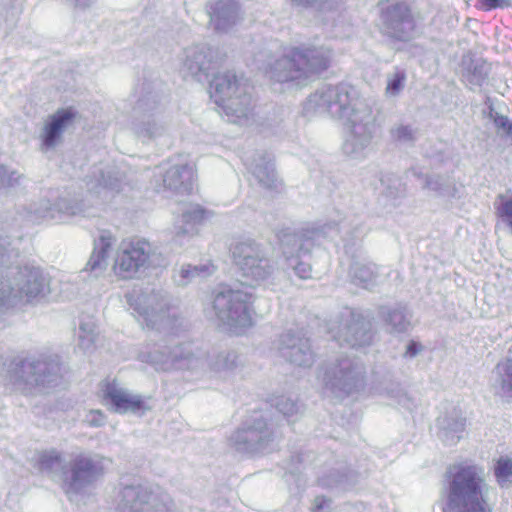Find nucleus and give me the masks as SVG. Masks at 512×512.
Returning a JSON list of instances; mask_svg holds the SVG:
<instances>
[{
    "label": "nucleus",
    "instance_id": "f257e3e1",
    "mask_svg": "<svg viewBox=\"0 0 512 512\" xmlns=\"http://www.w3.org/2000/svg\"><path fill=\"white\" fill-rule=\"evenodd\" d=\"M304 111L307 115H328L343 120L350 128L344 151L353 157L360 156L369 147L378 131L371 106L360 99L357 89L348 83L321 86L309 96Z\"/></svg>",
    "mask_w": 512,
    "mask_h": 512
},
{
    "label": "nucleus",
    "instance_id": "f03ea898",
    "mask_svg": "<svg viewBox=\"0 0 512 512\" xmlns=\"http://www.w3.org/2000/svg\"><path fill=\"white\" fill-rule=\"evenodd\" d=\"M18 252L10 243L0 240V309L12 304V297L27 302L40 301L50 293L49 279L35 265L18 264Z\"/></svg>",
    "mask_w": 512,
    "mask_h": 512
},
{
    "label": "nucleus",
    "instance_id": "7ed1b4c3",
    "mask_svg": "<svg viewBox=\"0 0 512 512\" xmlns=\"http://www.w3.org/2000/svg\"><path fill=\"white\" fill-rule=\"evenodd\" d=\"M66 374L61 357L55 353L16 356L6 366V379L24 396L49 393L62 384Z\"/></svg>",
    "mask_w": 512,
    "mask_h": 512
},
{
    "label": "nucleus",
    "instance_id": "20e7f679",
    "mask_svg": "<svg viewBox=\"0 0 512 512\" xmlns=\"http://www.w3.org/2000/svg\"><path fill=\"white\" fill-rule=\"evenodd\" d=\"M38 466L42 473L58 477L69 498L83 494L105 474L104 458L98 454L80 453L64 462L60 452L50 450L40 454Z\"/></svg>",
    "mask_w": 512,
    "mask_h": 512
},
{
    "label": "nucleus",
    "instance_id": "39448f33",
    "mask_svg": "<svg viewBox=\"0 0 512 512\" xmlns=\"http://www.w3.org/2000/svg\"><path fill=\"white\" fill-rule=\"evenodd\" d=\"M281 419L272 409L254 411L231 434V447L242 454L264 455L278 449L283 439Z\"/></svg>",
    "mask_w": 512,
    "mask_h": 512
},
{
    "label": "nucleus",
    "instance_id": "423d86ee",
    "mask_svg": "<svg viewBox=\"0 0 512 512\" xmlns=\"http://www.w3.org/2000/svg\"><path fill=\"white\" fill-rule=\"evenodd\" d=\"M443 512H486L483 471L475 465H457L446 473Z\"/></svg>",
    "mask_w": 512,
    "mask_h": 512
},
{
    "label": "nucleus",
    "instance_id": "0eeeda50",
    "mask_svg": "<svg viewBox=\"0 0 512 512\" xmlns=\"http://www.w3.org/2000/svg\"><path fill=\"white\" fill-rule=\"evenodd\" d=\"M209 78L211 97L228 116L247 118L253 109L252 97L248 91L249 86L243 77H238L235 72L226 71L212 73Z\"/></svg>",
    "mask_w": 512,
    "mask_h": 512
},
{
    "label": "nucleus",
    "instance_id": "6e6552de",
    "mask_svg": "<svg viewBox=\"0 0 512 512\" xmlns=\"http://www.w3.org/2000/svg\"><path fill=\"white\" fill-rule=\"evenodd\" d=\"M117 510L118 512H175L168 494L137 479L120 482Z\"/></svg>",
    "mask_w": 512,
    "mask_h": 512
},
{
    "label": "nucleus",
    "instance_id": "1a4fd4ad",
    "mask_svg": "<svg viewBox=\"0 0 512 512\" xmlns=\"http://www.w3.org/2000/svg\"><path fill=\"white\" fill-rule=\"evenodd\" d=\"M322 369V387L335 397H347L364 387L365 367L356 358L338 356L325 363Z\"/></svg>",
    "mask_w": 512,
    "mask_h": 512
},
{
    "label": "nucleus",
    "instance_id": "9d476101",
    "mask_svg": "<svg viewBox=\"0 0 512 512\" xmlns=\"http://www.w3.org/2000/svg\"><path fill=\"white\" fill-rule=\"evenodd\" d=\"M232 255L243 285L254 287L269 279L276 270V264L269 257L267 248L255 240L237 243L232 249Z\"/></svg>",
    "mask_w": 512,
    "mask_h": 512
},
{
    "label": "nucleus",
    "instance_id": "9b49d317",
    "mask_svg": "<svg viewBox=\"0 0 512 512\" xmlns=\"http://www.w3.org/2000/svg\"><path fill=\"white\" fill-rule=\"evenodd\" d=\"M381 31L393 43H406L421 33V17L407 1H393L381 9Z\"/></svg>",
    "mask_w": 512,
    "mask_h": 512
},
{
    "label": "nucleus",
    "instance_id": "f8f14e48",
    "mask_svg": "<svg viewBox=\"0 0 512 512\" xmlns=\"http://www.w3.org/2000/svg\"><path fill=\"white\" fill-rule=\"evenodd\" d=\"M141 359L152 365L157 371H197L206 365L204 352L195 349L190 343L174 347L158 346L152 351L141 354Z\"/></svg>",
    "mask_w": 512,
    "mask_h": 512
},
{
    "label": "nucleus",
    "instance_id": "ddd939ff",
    "mask_svg": "<svg viewBox=\"0 0 512 512\" xmlns=\"http://www.w3.org/2000/svg\"><path fill=\"white\" fill-rule=\"evenodd\" d=\"M335 223L307 224L300 229L284 228L279 231L278 239L283 248L284 258L294 252L308 254L313 247L322 244L332 230H336Z\"/></svg>",
    "mask_w": 512,
    "mask_h": 512
},
{
    "label": "nucleus",
    "instance_id": "4468645a",
    "mask_svg": "<svg viewBox=\"0 0 512 512\" xmlns=\"http://www.w3.org/2000/svg\"><path fill=\"white\" fill-rule=\"evenodd\" d=\"M220 51L208 45H194L184 49L180 72L184 79L200 83L209 81L220 61Z\"/></svg>",
    "mask_w": 512,
    "mask_h": 512
},
{
    "label": "nucleus",
    "instance_id": "2eb2a0df",
    "mask_svg": "<svg viewBox=\"0 0 512 512\" xmlns=\"http://www.w3.org/2000/svg\"><path fill=\"white\" fill-rule=\"evenodd\" d=\"M255 62L259 69H264L269 77L279 83L297 82L300 85L304 82V70L299 61L297 50L291 48L283 56L271 62V55L260 51L255 55Z\"/></svg>",
    "mask_w": 512,
    "mask_h": 512
},
{
    "label": "nucleus",
    "instance_id": "dca6fc26",
    "mask_svg": "<svg viewBox=\"0 0 512 512\" xmlns=\"http://www.w3.org/2000/svg\"><path fill=\"white\" fill-rule=\"evenodd\" d=\"M151 245L146 240L123 243L114 262V270L123 279L134 278L151 265Z\"/></svg>",
    "mask_w": 512,
    "mask_h": 512
},
{
    "label": "nucleus",
    "instance_id": "f3484780",
    "mask_svg": "<svg viewBox=\"0 0 512 512\" xmlns=\"http://www.w3.org/2000/svg\"><path fill=\"white\" fill-rule=\"evenodd\" d=\"M275 347L281 357L298 367L309 368L316 360L310 338L303 330L290 329L283 332L275 342Z\"/></svg>",
    "mask_w": 512,
    "mask_h": 512
},
{
    "label": "nucleus",
    "instance_id": "a211bd4d",
    "mask_svg": "<svg viewBox=\"0 0 512 512\" xmlns=\"http://www.w3.org/2000/svg\"><path fill=\"white\" fill-rule=\"evenodd\" d=\"M216 320H252L249 311L248 293L224 285L213 300Z\"/></svg>",
    "mask_w": 512,
    "mask_h": 512
},
{
    "label": "nucleus",
    "instance_id": "6ab92c4d",
    "mask_svg": "<svg viewBox=\"0 0 512 512\" xmlns=\"http://www.w3.org/2000/svg\"><path fill=\"white\" fill-rule=\"evenodd\" d=\"M78 117L79 112L73 106L59 108L49 115L40 133L41 151L47 152L59 146L63 142L64 132Z\"/></svg>",
    "mask_w": 512,
    "mask_h": 512
},
{
    "label": "nucleus",
    "instance_id": "aec40b11",
    "mask_svg": "<svg viewBox=\"0 0 512 512\" xmlns=\"http://www.w3.org/2000/svg\"><path fill=\"white\" fill-rule=\"evenodd\" d=\"M82 201L71 200L61 197L54 203L49 200H41L38 203L31 204L27 211V217L32 222L56 221L61 222L67 216H73L83 211Z\"/></svg>",
    "mask_w": 512,
    "mask_h": 512
},
{
    "label": "nucleus",
    "instance_id": "412c9836",
    "mask_svg": "<svg viewBox=\"0 0 512 512\" xmlns=\"http://www.w3.org/2000/svg\"><path fill=\"white\" fill-rule=\"evenodd\" d=\"M328 332L340 346L352 348L370 345L373 338L371 322H327Z\"/></svg>",
    "mask_w": 512,
    "mask_h": 512
},
{
    "label": "nucleus",
    "instance_id": "4be33fe9",
    "mask_svg": "<svg viewBox=\"0 0 512 512\" xmlns=\"http://www.w3.org/2000/svg\"><path fill=\"white\" fill-rule=\"evenodd\" d=\"M210 23L218 32H227L243 20V11L237 0H211L207 4Z\"/></svg>",
    "mask_w": 512,
    "mask_h": 512
},
{
    "label": "nucleus",
    "instance_id": "5701e85b",
    "mask_svg": "<svg viewBox=\"0 0 512 512\" xmlns=\"http://www.w3.org/2000/svg\"><path fill=\"white\" fill-rule=\"evenodd\" d=\"M103 397L112 411L117 413H140L148 409L141 395L132 394L115 382H108L103 389Z\"/></svg>",
    "mask_w": 512,
    "mask_h": 512
},
{
    "label": "nucleus",
    "instance_id": "b1692460",
    "mask_svg": "<svg viewBox=\"0 0 512 512\" xmlns=\"http://www.w3.org/2000/svg\"><path fill=\"white\" fill-rule=\"evenodd\" d=\"M155 114H163L161 97L158 92L150 89L149 84H144L142 94L133 108L132 129L148 135L146 127L149 123L146 119Z\"/></svg>",
    "mask_w": 512,
    "mask_h": 512
},
{
    "label": "nucleus",
    "instance_id": "393cba45",
    "mask_svg": "<svg viewBox=\"0 0 512 512\" xmlns=\"http://www.w3.org/2000/svg\"><path fill=\"white\" fill-rule=\"evenodd\" d=\"M489 388L491 393L502 401L512 400V345L507 355L493 368L489 378Z\"/></svg>",
    "mask_w": 512,
    "mask_h": 512
},
{
    "label": "nucleus",
    "instance_id": "a878e982",
    "mask_svg": "<svg viewBox=\"0 0 512 512\" xmlns=\"http://www.w3.org/2000/svg\"><path fill=\"white\" fill-rule=\"evenodd\" d=\"M304 70V81L312 74L327 70L332 59V51L324 46L295 47Z\"/></svg>",
    "mask_w": 512,
    "mask_h": 512
},
{
    "label": "nucleus",
    "instance_id": "bb28decb",
    "mask_svg": "<svg viewBox=\"0 0 512 512\" xmlns=\"http://www.w3.org/2000/svg\"><path fill=\"white\" fill-rule=\"evenodd\" d=\"M361 476V472L351 469L347 464L337 463L318 477V483L327 489L348 490L359 482Z\"/></svg>",
    "mask_w": 512,
    "mask_h": 512
},
{
    "label": "nucleus",
    "instance_id": "cd10ccee",
    "mask_svg": "<svg viewBox=\"0 0 512 512\" xmlns=\"http://www.w3.org/2000/svg\"><path fill=\"white\" fill-rule=\"evenodd\" d=\"M466 419L459 409L453 408L437 418L438 437L448 446L458 443L465 430Z\"/></svg>",
    "mask_w": 512,
    "mask_h": 512
},
{
    "label": "nucleus",
    "instance_id": "c85d7f7f",
    "mask_svg": "<svg viewBox=\"0 0 512 512\" xmlns=\"http://www.w3.org/2000/svg\"><path fill=\"white\" fill-rule=\"evenodd\" d=\"M249 169L257 183L265 189H275L280 183L273 157L267 152L255 153Z\"/></svg>",
    "mask_w": 512,
    "mask_h": 512
},
{
    "label": "nucleus",
    "instance_id": "c756f323",
    "mask_svg": "<svg viewBox=\"0 0 512 512\" xmlns=\"http://www.w3.org/2000/svg\"><path fill=\"white\" fill-rule=\"evenodd\" d=\"M195 171L189 164H175L163 175V185L176 193L188 194L193 190Z\"/></svg>",
    "mask_w": 512,
    "mask_h": 512
},
{
    "label": "nucleus",
    "instance_id": "7c9ffc66",
    "mask_svg": "<svg viewBox=\"0 0 512 512\" xmlns=\"http://www.w3.org/2000/svg\"><path fill=\"white\" fill-rule=\"evenodd\" d=\"M112 245V236L109 232H102L98 239L94 240L93 252L83 271L90 272L92 277L98 278L108 266V252Z\"/></svg>",
    "mask_w": 512,
    "mask_h": 512
},
{
    "label": "nucleus",
    "instance_id": "2f4dec72",
    "mask_svg": "<svg viewBox=\"0 0 512 512\" xmlns=\"http://www.w3.org/2000/svg\"><path fill=\"white\" fill-rule=\"evenodd\" d=\"M206 210L196 205L184 211L181 219L174 225V241L179 245L184 243L186 238H190L198 233L197 224L205 216Z\"/></svg>",
    "mask_w": 512,
    "mask_h": 512
},
{
    "label": "nucleus",
    "instance_id": "473e14b6",
    "mask_svg": "<svg viewBox=\"0 0 512 512\" xmlns=\"http://www.w3.org/2000/svg\"><path fill=\"white\" fill-rule=\"evenodd\" d=\"M490 71L491 65L483 58L464 57L462 60V76L471 85L482 86Z\"/></svg>",
    "mask_w": 512,
    "mask_h": 512
},
{
    "label": "nucleus",
    "instance_id": "72a5a7b5",
    "mask_svg": "<svg viewBox=\"0 0 512 512\" xmlns=\"http://www.w3.org/2000/svg\"><path fill=\"white\" fill-rule=\"evenodd\" d=\"M349 275L354 284L369 289L375 285L378 271L376 265L373 263L353 260L350 264Z\"/></svg>",
    "mask_w": 512,
    "mask_h": 512
},
{
    "label": "nucleus",
    "instance_id": "f704fd0d",
    "mask_svg": "<svg viewBox=\"0 0 512 512\" xmlns=\"http://www.w3.org/2000/svg\"><path fill=\"white\" fill-rule=\"evenodd\" d=\"M97 186L119 192L125 182V174L115 165H107L93 171Z\"/></svg>",
    "mask_w": 512,
    "mask_h": 512
},
{
    "label": "nucleus",
    "instance_id": "c9c22d12",
    "mask_svg": "<svg viewBox=\"0 0 512 512\" xmlns=\"http://www.w3.org/2000/svg\"><path fill=\"white\" fill-rule=\"evenodd\" d=\"M422 188L435 192L439 197L455 198L458 195L455 184L449 178L437 174L426 175Z\"/></svg>",
    "mask_w": 512,
    "mask_h": 512
},
{
    "label": "nucleus",
    "instance_id": "e433bc0d",
    "mask_svg": "<svg viewBox=\"0 0 512 512\" xmlns=\"http://www.w3.org/2000/svg\"><path fill=\"white\" fill-rule=\"evenodd\" d=\"M212 272V267L207 264L182 265L179 271L174 275V282L178 286H186L197 278L203 279L208 277Z\"/></svg>",
    "mask_w": 512,
    "mask_h": 512
},
{
    "label": "nucleus",
    "instance_id": "4c0bfd02",
    "mask_svg": "<svg viewBox=\"0 0 512 512\" xmlns=\"http://www.w3.org/2000/svg\"><path fill=\"white\" fill-rule=\"evenodd\" d=\"M146 122L149 123L146 127L148 135L140 133L137 129H132L135 135L142 141L156 139L163 136L167 131L168 125L163 114L148 116Z\"/></svg>",
    "mask_w": 512,
    "mask_h": 512
},
{
    "label": "nucleus",
    "instance_id": "58836bf2",
    "mask_svg": "<svg viewBox=\"0 0 512 512\" xmlns=\"http://www.w3.org/2000/svg\"><path fill=\"white\" fill-rule=\"evenodd\" d=\"M378 314L382 320H408L413 317L409 306L402 302L381 305L379 306Z\"/></svg>",
    "mask_w": 512,
    "mask_h": 512
},
{
    "label": "nucleus",
    "instance_id": "ea45409f",
    "mask_svg": "<svg viewBox=\"0 0 512 512\" xmlns=\"http://www.w3.org/2000/svg\"><path fill=\"white\" fill-rule=\"evenodd\" d=\"M281 267L288 275H290V271H292L298 278L303 280L312 277L311 265L301 260L299 254L286 257Z\"/></svg>",
    "mask_w": 512,
    "mask_h": 512
},
{
    "label": "nucleus",
    "instance_id": "a19ab883",
    "mask_svg": "<svg viewBox=\"0 0 512 512\" xmlns=\"http://www.w3.org/2000/svg\"><path fill=\"white\" fill-rule=\"evenodd\" d=\"M76 335L78 346L83 351L86 352L92 350L98 337L95 322H80Z\"/></svg>",
    "mask_w": 512,
    "mask_h": 512
},
{
    "label": "nucleus",
    "instance_id": "79ce46f5",
    "mask_svg": "<svg viewBox=\"0 0 512 512\" xmlns=\"http://www.w3.org/2000/svg\"><path fill=\"white\" fill-rule=\"evenodd\" d=\"M271 408H274L283 418L289 419L294 415H297L300 411V406L296 399L290 396H277L271 400Z\"/></svg>",
    "mask_w": 512,
    "mask_h": 512
},
{
    "label": "nucleus",
    "instance_id": "37998d69",
    "mask_svg": "<svg viewBox=\"0 0 512 512\" xmlns=\"http://www.w3.org/2000/svg\"><path fill=\"white\" fill-rule=\"evenodd\" d=\"M253 326L254 322H217V330L229 337L248 335Z\"/></svg>",
    "mask_w": 512,
    "mask_h": 512
},
{
    "label": "nucleus",
    "instance_id": "c03bdc74",
    "mask_svg": "<svg viewBox=\"0 0 512 512\" xmlns=\"http://www.w3.org/2000/svg\"><path fill=\"white\" fill-rule=\"evenodd\" d=\"M406 82V72L403 69L395 68L387 75L386 95L396 97L403 90Z\"/></svg>",
    "mask_w": 512,
    "mask_h": 512
},
{
    "label": "nucleus",
    "instance_id": "a18cd8bd",
    "mask_svg": "<svg viewBox=\"0 0 512 512\" xmlns=\"http://www.w3.org/2000/svg\"><path fill=\"white\" fill-rule=\"evenodd\" d=\"M292 5L319 12H329L338 8L341 0H290Z\"/></svg>",
    "mask_w": 512,
    "mask_h": 512
},
{
    "label": "nucleus",
    "instance_id": "49530a36",
    "mask_svg": "<svg viewBox=\"0 0 512 512\" xmlns=\"http://www.w3.org/2000/svg\"><path fill=\"white\" fill-rule=\"evenodd\" d=\"M237 353L235 351H222L217 354L215 360H211L210 367L216 371L231 370L237 365Z\"/></svg>",
    "mask_w": 512,
    "mask_h": 512
},
{
    "label": "nucleus",
    "instance_id": "de8ad7c7",
    "mask_svg": "<svg viewBox=\"0 0 512 512\" xmlns=\"http://www.w3.org/2000/svg\"><path fill=\"white\" fill-rule=\"evenodd\" d=\"M22 175L15 169L0 162V194L19 184Z\"/></svg>",
    "mask_w": 512,
    "mask_h": 512
},
{
    "label": "nucleus",
    "instance_id": "09e8293b",
    "mask_svg": "<svg viewBox=\"0 0 512 512\" xmlns=\"http://www.w3.org/2000/svg\"><path fill=\"white\" fill-rule=\"evenodd\" d=\"M393 140L400 143H411L415 140V131L410 125H397L390 129Z\"/></svg>",
    "mask_w": 512,
    "mask_h": 512
},
{
    "label": "nucleus",
    "instance_id": "8fccbe9b",
    "mask_svg": "<svg viewBox=\"0 0 512 512\" xmlns=\"http://www.w3.org/2000/svg\"><path fill=\"white\" fill-rule=\"evenodd\" d=\"M391 398H394L396 402L408 410H412L416 407L414 400L408 395L406 391L400 388L398 385L388 392Z\"/></svg>",
    "mask_w": 512,
    "mask_h": 512
},
{
    "label": "nucleus",
    "instance_id": "3c124183",
    "mask_svg": "<svg viewBox=\"0 0 512 512\" xmlns=\"http://www.w3.org/2000/svg\"><path fill=\"white\" fill-rule=\"evenodd\" d=\"M370 317H372L371 313H364L358 308L344 306L339 312L338 320H366Z\"/></svg>",
    "mask_w": 512,
    "mask_h": 512
},
{
    "label": "nucleus",
    "instance_id": "603ef678",
    "mask_svg": "<svg viewBox=\"0 0 512 512\" xmlns=\"http://www.w3.org/2000/svg\"><path fill=\"white\" fill-rule=\"evenodd\" d=\"M491 118L493 119L494 125L497 129V133L500 136H506L511 132L512 121L508 119V117L499 114L498 112L490 113Z\"/></svg>",
    "mask_w": 512,
    "mask_h": 512
},
{
    "label": "nucleus",
    "instance_id": "864d4df0",
    "mask_svg": "<svg viewBox=\"0 0 512 512\" xmlns=\"http://www.w3.org/2000/svg\"><path fill=\"white\" fill-rule=\"evenodd\" d=\"M497 210L502 222L512 230V197L503 199Z\"/></svg>",
    "mask_w": 512,
    "mask_h": 512
},
{
    "label": "nucleus",
    "instance_id": "5fc2aeb1",
    "mask_svg": "<svg viewBox=\"0 0 512 512\" xmlns=\"http://www.w3.org/2000/svg\"><path fill=\"white\" fill-rule=\"evenodd\" d=\"M495 476L499 481L512 476V460L508 458H500L495 466Z\"/></svg>",
    "mask_w": 512,
    "mask_h": 512
},
{
    "label": "nucleus",
    "instance_id": "6e6d98bb",
    "mask_svg": "<svg viewBox=\"0 0 512 512\" xmlns=\"http://www.w3.org/2000/svg\"><path fill=\"white\" fill-rule=\"evenodd\" d=\"M84 421L90 427H101L105 424V415L100 410H91Z\"/></svg>",
    "mask_w": 512,
    "mask_h": 512
},
{
    "label": "nucleus",
    "instance_id": "4d7b16f0",
    "mask_svg": "<svg viewBox=\"0 0 512 512\" xmlns=\"http://www.w3.org/2000/svg\"><path fill=\"white\" fill-rule=\"evenodd\" d=\"M425 350L424 345L415 340H410L406 346L403 358L413 359Z\"/></svg>",
    "mask_w": 512,
    "mask_h": 512
},
{
    "label": "nucleus",
    "instance_id": "13d9d810",
    "mask_svg": "<svg viewBox=\"0 0 512 512\" xmlns=\"http://www.w3.org/2000/svg\"><path fill=\"white\" fill-rule=\"evenodd\" d=\"M481 8L485 11L492 9L512 7V0H478Z\"/></svg>",
    "mask_w": 512,
    "mask_h": 512
},
{
    "label": "nucleus",
    "instance_id": "bf43d9fd",
    "mask_svg": "<svg viewBox=\"0 0 512 512\" xmlns=\"http://www.w3.org/2000/svg\"><path fill=\"white\" fill-rule=\"evenodd\" d=\"M404 186L399 180H394L392 184H389L386 189V193L390 197H399L404 194Z\"/></svg>",
    "mask_w": 512,
    "mask_h": 512
},
{
    "label": "nucleus",
    "instance_id": "052dcab7",
    "mask_svg": "<svg viewBox=\"0 0 512 512\" xmlns=\"http://www.w3.org/2000/svg\"><path fill=\"white\" fill-rule=\"evenodd\" d=\"M410 322H386V330L393 334L405 333Z\"/></svg>",
    "mask_w": 512,
    "mask_h": 512
},
{
    "label": "nucleus",
    "instance_id": "680f3d73",
    "mask_svg": "<svg viewBox=\"0 0 512 512\" xmlns=\"http://www.w3.org/2000/svg\"><path fill=\"white\" fill-rule=\"evenodd\" d=\"M330 499L325 496H317L314 500L313 512H324L330 507Z\"/></svg>",
    "mask_w": 512,
    "mask_h": 512
},
{
    "label": "nucleus",
    "instance_id": "e2e57ef3",
    "mask_svg": "<svg viewBox=\"0 0 512 512\" xmlns=\"http://www.w3.org/2000/svg\"><path fill=\"white\" fill-rule=\"evenodd\" d=\"M174 322H156V321H153V322H146V325L144 328H147V329H160V328H164V329H170L171 328V324H173Z\"/></svg>",
    "mask_w": 512,
    "mask_h": 512
},
{
    "label": "nucleus",
    "instance_id": "0e129e2a",
    "mask_svg": "<svg viewBox=\"0 0 512 512\" xmlns=\"http://www.w3.org/2000/svg\"><path fill=\"white\" fill-rule=\"evenodd\" d=\"M408 174H411L413 177L417 178V179H421L424 181V178L426 175H424L421 171H419L418 169L416 168H411L410 170H408L407 172Z\"/></svg>",
    "mask_w": 512,
    "mask_h": 512
},
{
    "label": "nucleus",
    "instance_id": "69168bd1",
    "mask_svg": "<svg viewBox=\"0 0 512 512\" xmlns=\"http://www.w3.org/2000/svg\"><path fill=\"white\" fill-rule=\"evenodd\" d=\"M148 309H149V307L136 308V310L139 312V314L141 316H148L149 315ZM144 320H148L147 317H145Z\"/></svg>",
    "mask_w": 512,
    "mask_h": 512
},
{
    "label": "nucleus",
    "instance_id": "338daca9",
    "mask_svg": "<svg viewBox=\"0 0 512 512\" xmlns=\"http://www.w3.org/2000/svg\"><path fill=\"white\" fill-rule=\"evenodd\" d=\"M291 462L294 463H301L302 462V454H295L291 456Z\"/></svg>",
    "mask_w": 512,
    "mask_h": 512
},
{
    "label": "nucleus",
    "instance_id": "774afa93",
    "mask_svg": "<svg viewBox=\"0 0 512 512\" xmlns=\"http://www.w3.org/2000/svg\"><path fill=\"white\" fill-rule=\"evenodd\" d=\"M162 301L164 302L163 306H160L159 308L151 307V310H152L153 312H158V311H159V312H163V308H164V306H165V307L167 308V310L169 311L168 303H167L164 299H162Z\"/></svg>",
    "mask_w": 512,
    "mask_h": 512
}]
</instances>
